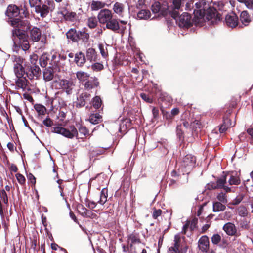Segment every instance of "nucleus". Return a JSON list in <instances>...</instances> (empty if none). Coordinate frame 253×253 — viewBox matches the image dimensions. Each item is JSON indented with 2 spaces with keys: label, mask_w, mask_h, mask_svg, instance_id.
I'll return each mask as SVG.
<instances>
[{
  "label": "nucleus",
  "mask_w": 253,
  "mask_h": 253,
  "mask_svg": "<svg viewBox=\"0 0 253 253\" xmlns=\"http://www.w3.org/2000/svg\"><path fill=\"white\" fill-rule=\"evenodd\" d=\"M51 132L61 134L69 139H73L78 136V131L81 135L86 137L89 135V130L85 126L80 123L76 124V126L71 125L65 128L61 126H55L51 129Z\"/></svg>",
  "instance_id": "obj_1"
},
{
  "label": "nucleus",
  "mask_w": 253,
  "mask_h": 253,
  "mask_svg": "<svg viewBox=\"0 0 253 253\" xmlns=\"http://www.w3.org/2000/svg\"><path fill=\"white\" fill-rule=\"evenodd\" d=\"M30 62H26V77L30 80H38L41 76L42 72L37 64L38 56L33 53L30 56Z\"/></svg>",
  "instance_id": "obj_2"
},
{
  "label": "nucleus",
  "mask_w": 253,
  "mask_h": 253,
  "mask_svg": "<svg viewBox=\"0 0 253 253\" xmlns=\"http://www.w3.org/2000/svg\"><path fill=\"white\" fill-rule=\"evenodd\" d=\"M12 39L15 47H21L24 51L29 49L30 45L28 40V35L19 29H13Z\"/></svg>",
  "instance_id": "obj_3"
},
{
  "label": "nucleus",
  "mask_w": 253,
  "mask_h": 253,
  "mask_svg": "<svg viewBox=\"0 0 253 253\" xmlns=\"http://www.w3.org/2000/svg\"><path fill=\"white\" fill-rule=\"evenodd\" d=\"M179 9H176L173 5L172 7H169L167 1H159V17L162 16L167 20H169L171 18L176 19L179 14Z\"/></svg>",
  "instance_id": "obj_4"
},
{
  "label": "nucleus",
  "mask_w": 253,
  "mask_h": 253,
  "mask_svg": "<svg viewBox=\"0 0 253 253\" xmlns=\"http://www.w3.org/2000/svg\"><path fill=\"white\" fill-rule=\"evenodd\" d=\"M194 10V22L199 24L205 22V14L209 9V5L205 1H199L195 3Z\"/></svg>",
  "instance_id": "obj_5"
},
{
  "label": "nucleus",
  "mask_w": 253,
  "mask_h": 253,
  "mask_svg": "<svg viewBox=\"0 0 253 253\" xmlns=\"http://www.w3.org/2000/svg\"><path fill=\"white\" fill-rule=\"evenodd\" d=\"M13 72L15 77H24L26 75V62L25 59L19 55H12Z\"/></svg>",
  "instance_id": "obj_6"
},
{
  "label": "nucleus",
  "mask_w": 253,
  "mask_h": 253,
  "mask_svg": "<svg viewBox=\"0 0 253 253\" xmlns=\"http://www.w3.org/2000/svg\"><path fill=\"white\" fill-rule=\"evenodd\" d=\"M30 40L33 42H38L41 40V42L42 44L46 43V36H42V32L40 28L37 27H33L32 29L29 30V35Z\"/></svg>",
  "instance_id": "obj_7"
},
{
  "label": "nucleus",
  "mask_w": 253,
  "mask_h": 253,
  "mask_svg": "<svg viewBox=\"0 0 253 253\" xmlns=\"http://www.w3.org/2000/svg\"><path fill=\"white\" fill-rule=\"evenodd\" d=\"M11 25L14 27V29H19L24 32H27L31 28L30 22L26 20L21 19L19 18H13L10 21Z\"/></svg>",
  "instance_id": "obj_8"
},
{
  "label": "nucleus",
  "mask_w": 253,
  "mask_h": 253,
  "mask_svg": "<svg viewBox=\"0 0 253 253\" xmlns=\"http://www.w3.org/2000/svg\"><path fill=\"white\" fill-rule=\"evenodd\" d=\"M43 78L45 82L53 80V82L56 83L60 78V76L55 73L52 67L49 66L43 70Z\"/></svg>",
  "instance_id": "obj_9"
},
{
  "label": "nucleus",
  "mask_w": 253,
  "mask_h": 253,
  "mask_svg": "<svg viewBox=\"0 0 253 253\" xmlns=\"http://www.w3.org/2000/svg\"><path fill=\"white\" fill-rule=\"evenodd\" d=\"M221 16V14L215 9L210 7L205 14V21L206 20L211 21V23L214 24L220 20Z\"/></svg>",
  "instance_id": "obj_10"
},
{
  "label": "nucleus",
  "mask_w": 253,
  "mask_h": 253,
  "mask_svg": "<svg viewBox=\"0 0 253 253\" xmlns=\"http://www.w3.org/2000/svg\"><path fill=\"white\" fill-rule=\"evenodd\" d=\"M59 86L60 88L65 91L68 95L71 94L75 86V84L72 80L59 79Z\"/></svg>",
  "instance_id": "obj_11"
},
{
  "label": "nucleus",
  "mask_w": 253,
  "mask_h": 253,
  "mask_svg": "<svg viewBox=\"0 0 253 253\" xmlns=\"http://www.w3.org/2000/svg\"><path fill=\"white\" fill-rule=\"evenodd\" d=\"M176 21L179 27L186 28L191 27L193 23H195L194 18L192 20L191 15L186 12L181 15Z\"/></svg>",
  "instance_id": "obj_12"
},
{
  "label": "nucleus",
  "mask_w": 253,
  "mask_h": 253,
  "mask_svg": "<svg viewBox=\"0 0 253 253\" xmlns=\"http://www.w3.org/2000/svg\"><path fill=\"white\" fill-rule=\"evenodd\" d=\"M195 163V157L192 155L188 154L182 158L181 161V167L187 170H190L194 167Z\"/></svg>",
  "instance_id": "obj_13"
},
{
  "label": "nucleus",
  "mask_w": 253,
  "mask_h": 253,
  "mask_svg": "<svg viewBox=\"0 0 253 253\" xmlns=\"http://www.w3.org/2000/svg\"><path fill=\"white\" fill-rule=\"evenodd\" d=\"M113 17L111 10L108 9H101L97 15V19L100 24H105Z\"/></svg>",
  "instance_id": "obj_14"
},
{
  "label": "nucleus",
  "mask_w": 253,
  "mask_h": 253,
  "mask_svg": "<svg viewBox=\"0 0 253 253\" xmlns=\"http://www.w3.org/2000/svg\"><path fill=\"white\" fill-rule=\"evenodd\" d=\"M228 185H238L241 183L240 173L237 171H231L226 174Z\"/></svg>",
  "instance_id": "obj_15"
},
{
  "label": "nucleus",
  "mask_w": 253,
  "mask_h": 253,
  "mask_svg": "<svg viewBox=\"0 0 253 253\" xmlns=\"http://www.w3.org/2000/svg\"><path fill=\"white\" fill-rule=\"evenodd\" d=\"M29 84V82L26 76L16 77L15 79V85L17 89H21L25 91L28 87Z\"/></svg>",
  "instance_id": "obj_16"
},
{
  "label": "nucleus",
  "mask_w": 253,
  "mask_h": 253,
  "mask_svg": "<svg viewBox=\"0 0 253 253\" xmlns=\"http://www.w3.org/2000/svg\"><path fill=\"white\" fill-rule=\"evenodd\" d=\"M100 85L98 78L95 76H90L85 84H83L84 89L90 90L97 88Z\"/></svg>",
  "instance_id": "obj_17"
},
{
  "label": "nucleus",
  "mask_w": 253,
  "mask_h": 253,
  "mask_svg": "<svg viewBox=\"0 0 253 253\" xmlns=\"http://www.w3.org/2000/svg\"><path fill=\"white\" fill-rule=\"evenodd\" d=\"M90 94L87 92H83L80 94L77 98L76 106L77 108H81L84 106L86 103L90 100Z\"/></svg>",
  "instance_id": "obj_18"
},
{
  "label": "nucleus",
  "mask_w": 253,
  "mask_h": 253,
  "mask_svg": "<svg viewBox=\"0 0 253 253\" xmlns=\"http://www.w3.org/2000/svg\"><path fill=\"white\" fill-rule=\"evenodd\" d=\"M77 37L76 43H78L80 42L82 43L86 44L89 42L90 35L85 29L78 30Z\"/></svg>",
  "instance_id": "obj_19"
},
{
  "label": "nucleus",
  "mask_w": 253,
  "mask_h": 253,
  "mask_svg": "<svg viewBox=\"0 0 253 253\" xmlns=\"http://www.w3.org/2000/svg\"><path fill=\"white\" fill-rule=\"evenodd\" d=\"M198 248L202 252L207 253L209 249V240L208 236H202L198 241Z\"/></svg>",
  "instance_id": "obj_20"
},
{
  "label": "nucleus",
  "mask_w": 253,
  "mask_h": 253,
  "mask_svg": "<svg viewBox=\"0 0 253 253\" xmlns=\"http://www.w3.org/2000/svg\"><path fill=\"white\" fill-rule=\"evenodd\" d=\"M112 10L114 13L119 17L123 18L125 13V6L124 4L120 2H116L113 5Z\"/></svg>",
  "instance_id": "obj_21"
},
{
  "label": "nucleus",
  "mask_w": 253,
  "mask_h": 253,
  "mask_svg": "<svg viewBox=\"0 0 253 253\" xmlns=\"http://www.w3.org/2000/svg\"><path fill=\"white\" fill-rule=\"evenodd\" d=\"M225 22L228 26L231 28L235 27L239 22L238 16L234 13L228 14L225 17Z\"/></svg>",
  "instance_id": "obj_22"
},
{
  "label": "nucleus",
  "mask_w": 253,
  "mask_h": 253,
  "mask_svg": "<svg viewBox=\"0 0 253 253\" xmlns=\"http://www.w3.org/2000/svg\"><path fill=\"white\" fill-rule=\"evenodd\" d=\"M226 174L222 177L219 178L216 180L217 185L219 189H223L226 192H232L231 188L228 186Z\"/></svg>",
  "instance_id": "obj_23"
},
{
  "label": "nucleus",
  "mask_w": 253,
  "mask_h": 253,
  "mask_svg": "<svg viewBox=\"0 0 253 253\" xmlns=\"http://www.w3.org/2000/svg\"><path fill=\"white\" fill-rule=\"evenodd\" d=\"M105 24L107 29L115 33L118 32L120 29L118 20L113 17Z\"/></svg>",
  "instance_id": "obj_24"
},
{
  "label": "nucleus",
  "mask_w": 253,
  "mask_h": 253,
  "mask_svg": "<svg viewBox=\"0 0 253 253\" xmlns=\"http://www.w3.org/2000/svg\"><path fill=\"white\" fill-rule=\"evenodd\" d=\"M35 11L37 14H40L42 18H44L47 16L51 10L46 6V4H44L43 3L41 5H39L36 8Z\"/></svg>",
  "instance_id": "obj_25"
},
{
  "label": "nucleus",
  "mask_w": 253,
  "mask_h": 253,
  "mask_svg": "<svg viewBox=\"0 0 253 253\" xmlns=\"http://www.w3.org/2000/svg\"><path fill=\"white\" fill-rule=\"evenodd\" d=\"M86 60L84 54L82 51L77 52L75 54L74 62L78 67H83L85 64Z\"/></svg>",
  "instance_id": "obj_26"
},
{
  "label": "nucleus",
  "mask_w": 253,
  "mask_h": 253,
  "mask_svg": "<svg viewBox=\"0 0 253 253\" xmlns=\"http://www.w3.org/2000/svg\"><path fill=\"white\" fill-rule=\"evenodd\" d=\"M20 13L19 8L15 5L10 4L8 5L6 11V15L9 18L17 17Z\"/></svg>",
  "instance_id": "obj_27"
},
{
  "label": "nucleus",
  "mask_w": 253,
  "mask_h": 253,
  "mask_svg": "<svg viewBox=\"0 0 253 253\" xmlns=\"http://www.w3.org/2000/svg\"><path fill=\"white\" fill-rule=\"evenodd\" d=\"M61 14L64 19L67 21L74 22L76 21L78 19V16L75 12L72 11H62Z\"/></svg>",
  "instance_id": "obj_28"
},
{
  "label": "nucleus",
  "mask_w": 253,
  "mask_h": 253,
  "mask_svg": "<svg viewBox=\"0 0 253 253\" xmlns=\"http://www.w3.org/2000/svg\"><path fill=\"white\" fill-rule=\"evenodd\" d=\"M223 230L229 236L235 235L237 233V229L235 225L231 222H228L223 227Z\"/></svg>",
  "instance_id": "obj_29"
},
{
  "label": "nucleus",
  "mask_w": 253,
  "mask_h": 253,
  "mask_svg": "<svg viewBox=\"0 0 253 253\" xmlns=\"http://www.w3.org/2000/svg\"><path fill=\"white\" fill-rule=\"evenodd\" d=\"M86 58L90 62H95L97 60L98 55L94 48H88L86 51Z\"/></svg>",
  "instance_id": "obj_30"
},
{
  "label": "nucleus",
  "mask_w": 253,
  "mask_h": 253,
  "mask_svg": "<svg viewBox=\"0 0 253 253\" xmlns=\"http://www.w3.org/2000/svg\"><path fill=\"white\" fill-rule=\"evenodd\" d=\"M78 31L76 29L73 28L70 29L66 33V38L68 41L76 43Z\"/></svg>",
  "instance_id": "obj_31"
},
{
  "label": "nucleus",
  "mask_w": 253,
  "mask_h": 253,
  "mask_svg": "<svg viewBox=\"0 0 253 253\" xmlns=\"http://www.w3.org/2000/svg\"><path fill=\"white\" fill-rule=\"evenodd\" d=\"M76 78L81 82L82 84H85L89 78L90 77V74L84 71H78L76 73Z\"/></svg>",
  "instance_id": "obj_32"
},
{
  "label": "nucleus",
  "mask_w": 253,
  "mask_h": 253,
  "mask_svg": "<svg viewBox=\"0 0 253 253\" xmlns=\"http://www.w3.org/2000/svg\"><path fill=\"white\" fill-rule=\"evenodd\" d=\"M51 54L48 53H43L39 59V63L42 67H45L47 65L48 62H50Z\"/></svg>",
  "instance_id": "obj_33"
},
{
  "label": "nucleus",
  "mask_w": 253,
  "mask_h": 253,
  "mask_svg": "<svg viewBox=\"0 0 253 253\" xmlns=\"http://www.w3.org/2000/svg\"><path fill=\"white\" fill-rule=\"evenodd\" d=\"M181 240V238L179 234L175 235L174 239V245L173 247H171V249L175 252V253H180L179 247Z\"/></svg>",
  "instance_id": "obj_34"
},
{
  "label": "nucleus",
  "mask_w": 253,
  "mask_h": 253,
  "mask_svg": "<svg viewBox=\"0 0 253 253\" xmlns=\"http://www.w3.org/2000/svg\"><path fill=\"white\" fill-rule=\"evenodd\" d=\"M137 18L140 20H147L150 17V12L145 9H140L137 14Z\"/></svg>",
  "instance_id": "obj_35"
},
{
  "label": "nucleus",
  "mask_w": 253,
  "mask_h": 253,
  "mask_svg": "<svg viewBox=\"0 0 253 253\" xmlns=\"http://www.w3.org/2000/svg\"><path fill=\"white\" fill-rule=\"evenodd\" d=\"M128 240L131 241L130 247L131 248L134 244L140 243L141 241L138 233L133 232L127 236Z\"/></svg>",
  "instance_id": "obj_36"
},
{
  "label": "nucleus",
  "mask_w": 253,
  "mask_h": 253,
  "mask_svg": "<svg viewBox=\"0 0 253 253\" xmlns=\"http://www.w3.org/2000/svg\"><path fill=\"white\" fill-rule=\"evenodd\" d=\"M91 103L94 108L96 109H103V103L100 96H95L92 99Z\"/></svg>",
  "instance_id": "obj_37"
},
{
  "label": "nucleus",
  "mask_w": 253,
  "mask_h": 253,
  "mask_svg": "<svg viewBox=\"0 0 253 253\" xmlns=\"http://www.w3.org/2000/svg\"><path fill=\"white\" fill-rule=\"evenodd\" d=\"M89 122L92 124H97L102 121V117L99 113L91 114L89 117Z\"/></svg>",
  "instance_id": "obj_38"
},
{
  "label": "nucleus",
  "mask_w": 253,
  "mask_h": 253,
  "mask_svg": "<svg viewBox=\"0 0 253 253\" xmlns=\"http://www.w3.org/2000/svg\"><path fill=\"white\" fill-rule=\"evenodd\" d=\"M105 5V3L103 2L93 0L90 4V9L92 11H97L103 8Z\"/></svg>",
  "instance_id": "obj_39"
},
{
  "label": "nucleus",
  "mask_w": 253,
  "mask_h": 253,
  "mask_svg": "<svg viewBox=\"0 0 253 253\" xmlns=\"http://www.w3.org/2000/svg\"><path fill=\"white\" fill-rule=\"evenodd\" d=\"M107 197L108 189L107 188H104L101 191L100 200L98 201V203L101 205H104L107 201Z\"/></svg>",
  "instance_id": "obj_40"
},
{
  "label": "nucleus",
  "mask_w": 253,
  "mask_h": 253,
  "mask_svg": "<svg viewBox=\"0 0 253 253\" xmlns=\"http://www.w3.org/2000/svg\"><path fill=\"white\" fill-rule=\"evenodd\" d=\"M240 20L245 25H248L251 21L250 17L246 11H243L240 14Z\"/></svg>",
  "instance_id": "obj_41"
},
{
  "label": "nucleus",
  "mask_w": 253,
  "mask_h": 253,
  "mask_svg": "<svg viewBox=\"0 0 253 253\" xmlns=\"http://www.w3.org/2000/svg\"><path fill=\"white\" fill-rule=\"evenodd\" d=\"M222 202H215L213 203V212H219L225 210L226 206L223 205Z\"/></svg>",
  "instance_id": "obj_42"
},
{
  "label": "nucleus",
  "mask_w": 253,
  "mask_h": 253,
  "mask_svg": "<svg viewBox=\"0 0 253 253\" xmlns=\"http://www.w3.org/2000/svg\"><path fill=\"white\" fill-rule=\"evenodd\" d=\"M87 25L90 29L95 28L98 25L97 19L95 16L89 17L87 20Z\"/></svg>",
  "instance_id": "obj_43"
},
{
  "label": "nucleus",
  "mask_w": 253,
  "mask_h": 253,
  "mask_svg": "<svg viewBox=\"0 0 253 253\" xmlns=\"http://www.w3.org/2000/svg\"><path fill=\"white\" fill-rule=\"evenodd\" d=\"M59 58L58 57V55L56 54H54L53 55H51L50 57V62H49V64L51 66V67H53V66H59L60 64L59 63Z\"/></svg>",
  "instance_id": "obj_44"
},
{
  "label": "nucleus",
  "mask_w": 253,
  "mask_h": 253,
  "mask_svg": "<svg viewBox=\"0 0 253 253\" xmlns=\"http://www.w3.org/2000/svg\"><path fill=\"white\" fill-rule=\"evenodd\" d=\"M191 231H194L197 228L198 219L194 218L191 220H187Z\"/></svg>",
  "instance_id": "obj_45"
},
{
  "label": "nucleus",
  "mask_w": 253,
  "mask_h": 253,
  "mask_svg": "<svg viewBox=\"0 0 253 253\" xmlns=\"http://www.w3.org/2000/svg\"><path fill=\"white\" fill-rule=\"evenodd\" d=\"M140 96L143 100L148 103H152L156 99L151 94H147L145 93H141Z\"/></svg>",
  "instance_id": "obj_46"
},
{
  "label": "nucleus",
  "mask_w": 253,
  "mask_h": 253,
  "mask_svg": "<svg viewBox=\"0 0 253 253\" xmlns=\"http://www.w3.org/2000/svg\"><path fill=\"white\" fill-rule=\"evenodd\" d=\"M34 108L39 115H44L46 111V108L41 104H35L34 105Z\"/></svg>",
  "instance_id": "obj_47"
},
{
  "label": "nucleus",
  "mask_w": 253,
  "mask_h": 253,
  "mask_svg": "<svg viewBox=\"0 0 253 253\" xmlns=\"http://www.w3.org/2000/svg\"><path fill=\"white\" fill-rule=\"evenodd\" d=\"M98 48L100 50L102 56L106 58L108 56V53L107 48H105L103 44L100 43L98 44Z\"/></svg>",
  "instance_id": "obj_48"
},
{
  "label": "nucleus",
  "mask_w": 253,
  "mask_h": 253,
  "mask_svg": "<svg viewBox=\"0 0 253 253\" xmlns=\"http://www.w3.org/2000/svg\"><path fill=\"white\" fill-rule=\"evenodd\" d=\"M42 0H29V6L31 8H36L39 5L42 4Z\"/></svg>",
  "instance_id": "obj_49"
},
{
  "label": "nucleus",
  "mask_w": 253,
  "mask_h": 253,
  "mask_svg": "<svg viewBox=\"0 0 253 253\" xmlns=\"http://www.w3.org/2000/svg\"><path fill=\"white\" fill-rule=\"evenodd\" d=\"M0 198L5 204H8V199L7 194L4 189L0 190Z\"/></svg>",
  "instance_id": "obj_50"
},
{
  "label": "nucleus",
  "mask_w": 253,
  "mask_h": 253,
  "mask_svg": "<svg viewBox=\"0 0 253 253\" xmlns=\"http://www.w3.org/2000/svg\"><path fill=\"white\" fill-rule=\"evenodd\" d=\"M217 198L220 202L225 204L227 203V196L225 193L223 192L219 193L217 196Z\"/></svg>",
  "instance_id": "obj_51"
},
{
  "label": "nucleus",
  "mask_w": 253,
  "mask_h": 253,
  "mask_svg": "<svg viewBox=\"0 0 253 253\" xmlns=\"http://www.w3.org/2000/svg\"><path fill=\"white\" fill-rule=\"evenodd\" d=\"M238 213L240 216L242 217H245L248 214V211L247 209L244 206H240L238 209Z\"/></svg>",
  "instance_id": "obj_52"
},
{
  "label": "nucleus",
  "mask_w": 253,
  "mask_h": 253,
  "mask_svg": "<svg viewBox=\"0 0 253 253\" xmlns=\"http://www.w3.org/2000/svg\"><path fill=\"white\" fill-rule=\"evenodd\" d=\"M44 4H46V6L52 11L55 8V3L53 0H45Z\"/></svg>",
  "instance_id": "obj_53"
},
{
  "label": "nucleus",
  "mask_w": 253,
  "mask_h": 253,
  "mask_svg": "<svg viewBox=\"0 0 253 253\" xmlns=\"http://www.w3.org/2000/svg\"><path fill=\"white\" fill-rule=\"evenodd\" d=\"M16 179L20 184L24 185L26 182L25 177L21 173H17L15 175Z\"/></svg>",
  "instance_id": "obj_54"
},
{
  "label": "nucleus",
  "mask_w": 253,
  "mask_h": 253,
  "mask_svg": "<svg viewBox=\"0 0 253 253\" xmlns=\"http://www.w3.org/2000/svg\"><path fill=\"white\" fill-rule=\"evenodd\" d=\"M145 0H138L136 5V8L138 10H140L145 9Z\"/></svg>",
  "instance_id": "obj_55"
},
{
  "label": "nucleus",
  "mask_w": 253,
  "mask_h": 253,
  "mask_svg": "<svg viewBox=\"0 0 253 253\" xmlns=\"http://www.w3.org/2000/svg\"><path fill=\"white\" fill-rule=\"evenodd\" d=\"M221 239V236L218 234H214L211 237V242L214 244H218Z\"/></svg>",
  "instance_id": "obj_56"
},
{
  "label": "nucleus",
  "mask_w": 253,
  "mask_h": 253,
  "mask_svg": "<svg viewBox=\"0 0 253 253\" xmlns=\"http://www.w3.org/2000/svg\"><path fill=\"white\" fill-rule=\"evenodd\" d=\"M83 217L85 218H90L93 219L97 217V215L95 213H93V212L87 209Z\"/></svg>",
  "instance_id": "obj_57"
},
{
  "label": "nucleus",
  "mask_w": 253,
  "mask_h": 253,
  "mask_svg": "<svg viewBox=\"0 0 253 253\" xmlns=\"http://www.w3.org/2000/svg\"><path fill=\"white\" fill-rule=\"evenodd\" d=\"M91 68L94 71H101L103 68V65L99 63H95L91 66Z\"/></svg>",
  "instance_id": "obj_58"
},
{
  "label": "nucleus",
  "mask_w": 253,
  "mask_h": 253,
  "mask_svg": "<svg viewBox=\"0 0 253 253\" xmlns=\"http://www.w3.org/2000/svg\"><path fill=\"white\" fill-rule=\"evenodd\" d=\"M78 211L81 214V215L83 216L85 214L86 210H87L86 208H85L83 205L80 204L77 207Z\"/></svg>",
  "instance_id": "obj_59"
},
{
  "label": "nucleus",
  "mask_w": 253,
  "mask_h": 253,
  "mask_svg": "<svg viewBox=\"0 0 253 253\" xmlns=\"http://www.w3.org/2000/svg\"><path fill=\"white\" fill-rule=\"evenodd\" d=\"M43 124L47 127H51L53 125V122L50 118L47 117L43 120Z\"/></svg>",
  "instance_id": "obj_60"
},
{
  "label": "nucleus",
  "mask_w": 253,
  "mask_h": 253,
  "mask_svg": "<svg viewBox=\"0 0 253 253\" xmlns=\"http://www.w3.org/2000/svg\"><path fill=\"white\" fill-rule=\"evenodd\" d=\"M223 124H225L227 127H232L235 125L234 124H232L230 119L227 117L224 118Z\"/></svg>",
  "instance_id": "obj_61"
},
{
  "label": "nucleus",
  "mask_w": 253,
  "mask_h": 253,
  "mask_svg": "<svg viewBox=\"0 0 253 253\" xmlns=\"http://www.w3.org/2000/svg\"><path fill=\"white\" fill-rule=\"evenodd\" d=\"M244 195L243 194H241L236 197V198L234 199L233 201V205H238L239 204L243 199Z\"/></svg>",
  "instance_id": "obj_62"
},
{
  "label": "nucleus",
  "mask_w": 253,
  "mask_h": 253,
  "mask_svg": "<svg viewBox=\"0 0 253 253\" xmlns=\"http://www.w3.org/2000/svg\"><path fill=\"white\" fill-rule=\"evenodd\" d=\"M201 124L198 120H195L191 124V126L195 130L198 128H200L201 127Z\"/></svg>",
  "instance_id": "obj_63"
},
{
  "label": "nucleus",
  "mask_w": 253,
  "mask_h": 253,
  "mask_svg": "<svg viewBox=\"0 0 253 253\" xmlns=\"http://www.w3.org/2000/svg\"><path fill=\"white\" fill-rule=\"evenodd\" d=\"M245 4L248 9H253V0H247Z\"/></svg>",
  "instance_id": "obj_64"
}]
</instances>
